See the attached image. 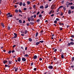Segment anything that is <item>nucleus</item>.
<instances>
[{
  "instance_id": "obj_1",
  "label": "nucleus",
  "mask_w": 74,
  "mask_h": 74,
  "mask_svg": "<svg viewBox=\"0 0 74 74\" xmlns=\"http://www.w3.org/2000/svg\"><path fill=\"white\" fill-rule=\"evenodd\" d=\"M74 44V42H71L70 43H68L67 45V46H70V45H73Z\"/></svg>"
},
{
  "instance_id": "obj_2",
  "label": "nucleus",
  "mask_w": 74,
  "mask_h": 74,
  "mask_svg": "<svg viewBox=\"0 0 74 74\" xmlns=\"http://www.w3.org/2000/svg\"><path fill=\"white\" fill-rule=\"evenodd\" d=\"M30 19L31 21H34V20L33 18V16H32L30 18Z\"/></svg>"
},
{
  "instance_id": "obj_3",
  "label": "nucleus",
  "mask_w": 74,
  "mask_h": 74,
  "mask_svg": "<svg viewBox=\"0 0 74 74\" xmlns=\"http://www.w3.org/2000/svg\"><path fill=\"white\" fill-rule=\"evenodd\" d=\"M48 68L50 69H53V66L50 65L48 66Z\"/></svg>"
},
{
  "instance_id": "obj_4",
  "label": "nucleus",
  "mask_w": 74,
  "mask_h": 74,
  "mask_svg": "<svg viewBox=\"0 0 74 74\" xmlns=\"http://www.w3.org/2000/svg\"><path fill=\"white\" fill-rule=\"evenodd\" d=\"M37 56L36 55H35L33 57V58L34 59H36V58H37Z\"/></svg>"
},
{
  "instance_id": "obj_5",
  "label": "nucleus",
  "mask_w": 74,
  "mask_h": 74,
  "mask_svg": "<svg viewBox=\"0 0 74 74\" xmlns=\"http://www.w3.org/2000/svg\"><path fill=\"white\" fill-rule=\"evenodd\" d=\"M61 56L62 59H64V54H62Z\"/></svg>"
},
{
  "instance_id": "obj_6",
  "label": "nucleus",
  "mask_w": 74,
  "mask_h": 74,
  "mask_svg": "<svg viewBox=\"0 0 74 74\" xmlns=\"http://www.w3.org/2000/svg\"><path fill=\"white\" fill-rule=\"evenodd\" d=\"M22 60L23 61V62H25V61H26V59L24 58H22Z\"/></svg>"
},
{
  "instance_id": "obj_7",
  "label": "nucleus",
  "mask_w": 74,
  "mask_h": 74,
  "mask_svg": "<svg viewBox=\"0 0 74 74\" xmlns=\"http://www.w3.org/2000/svg\"><path fill=\"white\" fill-rule=\"evenodd\" d=\"M14 69H15V72H16V71H17L18 70V68H16L15 67L14 68Z\"/></svg>"
},
{
  "instance_id": "obj_8",
  "label": "nucleus",
  "mask_w": 74,
  "mask_h": 74,
  "mask_svg": "<svg viewBox=\"0 0 74 74\" xmlns=\"http://www.w3.org/2000/svg\"><path fill=\"white\" fill-rule=\"evenodd\" d=\"M54 12V11H53L52 10H51L50 12H49V14H51V13H52V12Z\"/></svg>"
},
{
  "instance_id": "obj_9",
  "label": "nucleus",
  "mask_w": 74,
  "mask_h": 74,
  "mask_svg": "<svg viewBox=\"0 0 74 74\" xmlns=\"http://www.w3.org/2000/svg\"><path fill=\"white\" fill-rule=\"evenodd\" d=\"M66 5L67 7H69V5L68 3V2H67L66 3Z\"/></svg>"
},
{
  "instance_id": "obj_10",
  "label": "nucleus",
  "mask_w": 74,
  "mask_h": 74,
  "mask_svg": "<svg viewBox=\"0 0 74 74\" xmlns=\"http://www.w3.org/2000/svg\"><path fill=\"white\" fill-rule=\"evenodd\" d=\"M56 6V5L53 4L52 5L51 7H52V8H54V7H55Z\"/></svg>"
},
{
  "instance_id": "obj_11",
  "label": "nucleus",
  "mask_w": 74,
  "mask_h": 74,
  "mask_svg": "<svg viewBox=\"0 0 74 74\" xmlns=\"http://www.w3.org/2000/svg\"><path fill=\"white\" fill-rule=\"evenodd\" d=\"M9 64H12V61H9Z\"/></svg>"
},
{
  "instance_id": "obj_12",
  "label": "nucleus",
  "mask_w": 74,
  "mask_h": 74,
  "mask_svg": "<svg viewBox=\"0 0 74 74\" xmlns=\"http://www.w3.org/2000/svg\"><path fill=\"white\" fill-rule=\"evenodd\" d=\"M68 2V4L69 5H72V4H73V3H72V2L69 3V2Z\"/></svg>"
},
{
  "instance_id": "obj_13",
  "label": "nucleus",
  "mask_w": 74,
  "mask_h": 74,
  "mask_svg": "<svg viewBox=\"0 0 74 74\" xmlns=\"http://www.w3.org/2000/svg\"><path fill=\"white\" fill-rule=\"evenodd\" d=\"M18 62H21V58H19L18 59Z\"/></svg>"
},
{
  "instance_id": "obj_14",
  "label": "nucleus",
  "mask_w": 74,
  "mask_h": 74,
  "mask_svg": "<svg viewBox=\"0 0 74 74\" xmlns=\"http://www.w3.org/2000/svg\"><path fill=\"white\" fill-rule=\"evenodd\" d=\"M29 41L31 42L32 41V39L31 38H29Z\"/></svg>"
},
{
  "instance_id": "obj_15",
  "label": "nucleus",
  "mask_w": 74,
  "mask_h": 74,
  "mask_svg": "<svg viewBox=\"0 0 74 74\" xmlns=\"http://www.w3.org/2000/svg\"><path fill=\"white\" fill-rule=\"evenodd\" d=\"M3 62L4 64H5L6 63H7V61H6V60L4 61Z\"/></svg>"
},
{
  "instance_id": "obj_16",
  "label": "nucleus",
  "mask_w": 74,
  "mask_h": 74,
  "mask_svg": "<svg viewBox=\"0 0 74 74\" xmlns=\"http://www.w3.org/2000/svg\"><path fill=\"white\" fill-rule=\"evenodd\" d=\"M29 23H30V24L31 25H34V23L33 22H30Z\"/></svg>"
},
{
  "instance_id": "obj_17",
  "label": "nucleus",
  "mask_w": 74,
  "mask_h": 74,
  "mask_svg": "<svg viewBox=\"0 0 74 74\" xmlns=\"http://www.w3.org/2000/svg\"><path fill=\"white\" fill-rule=\"evenodd\" d=\"M40 8L43 9L44 8V6H41L40 7Z\"/></svg>"
},
{
  "instance_id": "obj_18",
  "label": "nucleus",
  "mask_w": 74,
  "mask_h": 74,
  "mask_svg": "<svg viewBox=\"0 0 74 74\" xmlns=\"http://www.w3.org/2000/svg\"><path fill=\"white\" fill-rule=\"evenodd\" d=\"M38 33L37 32L36 33V37H37V36H38Z\"/></svg>"
},
{
  "instance_id": "obj_19",
  "label": "nucleus",
  "mask_w": 74,
  "mask_h": 74,
  "mask_svg": "<svg viewBox=\"0 0 74 74\" xmlns=\"http://www.w3.org/2000/svg\"><path fill=\"white\" fill-rule=\"evenodd\" d=\"M40 44V42H37L36 43V45H38V44Z\"/></svg>"
},
{
  "instance_id": "obj_20",
  "label": "nucleus",
  "mask_w": 74,
  "mask_h": 74,
  "mask_svg": "<svg viewBox=\"0 0 74 74\" xmlns=\"http://www.w3.org/2000/svg\"><path fill=\"white\" fill-rule=\"evenodd\" d=\"M12 15H10L8 16L7 18H9V17H12Z\"/></svg>"
},
{
  "instance_id": "obj_21",
  "label": "nucleus",
  "mask_w": 74,
  "mask_h": 74,
  "mask_svg": "<svg viewBox=\"0 0 74 74\" xmlns=\"http://www.w3.org/2000/svg\"><path fill=\"white\" fill-rule=\"evenodd\" d=\"M27 4H28V5H29V4H30V1H28L27 2Z\"/></svg>"
},
{
  "instance_id": "obj_22",
  "label": "nucleus",
  "mask_w": 74,
  "mask_h": 74,
  "mask_svg": "<svg viewBox=\"0 0 74 74\" xmlns=\"http://www.w3.org/2000/svg\"><path fill=\"white\" fill-rule=\"evenodd\" d=\"M1 26H3V27H4V24H3V23H1Z\"/></svg>"
},
{
  "instance_id": "obj_23",
  "label": "nucleus",
  "mask_w": 74,
  "mask_h": 74,
  "mask_svg": "<svg viewBox=\"0 0 74 74\" xmlns=\"http://www.w3.org/2000/svg\"><path fill=\"white\" fill-rule=\"evenodd\" d=\"M71 8L72 10H73L74 9V6H71Z\"/></svg>"
},
{
  "instance_id": "obj_24",
  "label": "nucleus",
  "mask_w": 74,
  "mask_h": 74,
  "mask_svg": "<svg viewBox=\"0 0 74 74\" xmlns=\"http://www.w3.org/2000/svg\"><path fill=\"white\" fill-rule=\"evenodd\" d=\"M71 60H72V62H73L74 61V57L72 58Z\"/></svg>"
},
{
  "instance_id": "obj_25",
  "label": "nucleus",
  "mask_w": 74,
  "mask_h": 74,
  "mask_svg": "<svg viewBox=\"0 0 74 74\" xmlns=\"http://www.w3.org/2000/svg\"><path fill=\"white\" fill-rule=\"evenodd\" d=\"M10 14H11V13H8V14H7V16H8L9 15H10Z\"/></svg>"
},
{
  "instance_id": "obj_26",
  "label": "nucleus",
  "mask_w": 74,
  "mask_h": 74,
  "mask_svg": "<svg viewBox=\"0 0 74 74\" xmlns=\"http://www.w3.org/2000/svg\"><path fill=\"white\" fill-rule=\"evenodd\" d=\"M28 21H29V22H30V18H28Z\"/></svg>"
},
{
  "instance_id": "obj_27",
  "label": "nucleus",
  "mask_w": 74,
  "mask_h": 74,
  "mask_svg": "<svg viewBox=\"0 0 74 74\" xmlns=\"http://www.w3.org/2000/svg\"><path fill=\"white\" fill-rule=\"evenodd\" d=\"M24 56L26 57H29V55H28L27 54H25L24 55Z\"/></svg>"
},
{
  "instance_id": "obj_28",
  "label": "nucleus",
  "mask_w": 74,
  "mask_h": 74,
  "mask_svg": "<svg viewBox=\"0 0 74 74\" xmlns=\"http://www.w3.org/2000/svg\"><path fill=\"white\" fill-rule=\"evenodd\" d=\"M27 33V30H25V34H26Z\"/></svg>"
},
{
  "instance_id": "obj_29",
  "label": "nucleus",
  "mask_w": 74,
  "mask_h": 74,
  "mask_svg": "<svg viewBox=\"0 0 74 74\" xmlns=\"http://www.w3.org/2000/svg\"><path fill=\"white\" fill-rule=\"evenodd\" d=\"M19 5L20 6H22V3L20 2L19 3Z\"/></svg>"
},
{
  "instance_id": "obj_30",
  "label": "nucleus",
  "mask_w": 74,
  "mask_h": 74,
  "mask_svg": "<svg viewBox=\"0 0 74 74\" xmlns=\"http://www.w3.org/2000/svg\"><path fill=\"white\" fill-rule=\"evenodd\" d=\"M68 14H71V10H70L68 11Z\"/></svg>"
},
{
  "instance_id": "obj_31",
  "label": "nucleus",
  "mask_w": 74,
  "mask_h": 74,
  "mask_svg": "<svg viewBox=\"0 0 74 74\" xmlns=\"http://www.w3.org/2000/svg\"><path fill=\"white\" fill-rule=\"evenodd\" d=\"M19 22L20 23H22V21L21 20H19Z\"/></svg>"
},
{
  "instance_id": "obj_32",
  "label": "nucleus",
  "mask_w": 74,
  "mask_h": 74,
  "mask_svg": "<svg viewBox=\"0 0 74 74\" xmlns=\"http://www.w3.org/2000/svg\"><path fill=\"white\" fill-rule=\"evenodd\" d=\"M15 12L16 13H18V10H15Z\"/></svg>"
},
{
  "instance_id": "obj_33",
  "label": "nucleus",
  "mask_w": 74,
  "mask_h": 74,
  "mask_svg": "<svg viewBox=\"0 0 74 74\" xmlns=\"http://www.w3.org/2000/svg\"><path fill=\"white\" fill-rule=\"evenodd\" d=\"M63 9L64 11H66V8L65 7H64L63 8Z\"/></svg>"
},
{
  "instance_id": "obj_34",
  "label": "nucleus",
  "mask_w": 74,
  "mask_h": 74,
  "mask_svg": "<svg viewBox=\"0 0 74 74\" xmlns=\"http://www.w3.org/2000/svg\"><path fill=\"white\" fill-rule=\"evenodd\" d=\"M40 20L38 19L37 20L36 22H40Z\"/></svg>"
},
{
  "instance_id": "obj_35",
  "label": "nucleus",
  "mask_w": 74,
  "mask_h": 74,
  "mask_svg": "<svg viewBox=\"0 0 74 74\" xmlns=\"http://www.w3.org/2000/svg\"><path fill=\"white\" fill-rule=\"evenodd\" d=\"M39 18H41V17H42V15L41 14L39 16Z\"/></svg>"
},
{
  "instance_id": "obj_36",
  "label": "nucleus",
  "mask_w": 74,
  "mask_h": 74,
  "mask_svg": "<svg viewBox=\"0 0 74 74\" xmlns=\"http://www.w3.org/2000/svg\"><path fill=\"white\" fill-rule=\"evenodd\" d=\"M59 29L60 30H63V29H62V27H59Z\"/></svg>"
},
{
  "instance_id": "obj_37",
  "label": "nucleus",
  "mask_w": 74,
  "mask_h": 74,
  "mask_svg": "<svg viewBox=\"0 0 74 74\" xmlns=\"http://www.w3.org/2000/svg\"><path fill=\"white\" fill-rule=\"evenodd\" d=\"M8 30H10L11 29V28H10V26H8Z\"/></svg>"
},
{
  "instance_id": "obj_38",
  "label": "nucleus",
  "mask_w": 74,
  "mask_h": 74,
  "mask_svg": "<svg viewBox=\"0 0 74 74\" xmlns=\"http://www.w3.org/2000/svg\"><path fill=\"white\" fill-rule=\"evenodd\" d=\"M40 42H41V43H43L44 42V41L43 40L42 41H40Z\"/></svg>"
},
{
  "instance_id": "obj_39",
  "label": "nucleus",
  "mask_w": 74,
  "mask_h": 74,
  "mask_svg": "<svg viewBox=\"0 0 74 74\" xmlns=\"http://www.w3.org/2000/svg\"><path fill=\"white\" fill-rule=\"evenodd\" d=\"M54 23H57V21H54Z\"/></svg>"
},
{
  "instance_id": "obj_40",
  "label": "nucleus",
  "mask_w": 74,
  "mask_h": 74,
  "mask_svg": "<svg viewBox=\"0 0 74 74\" xmlns=\"http://www.w3.org/2000/svg\"><path fill=\"white\" fill-rule=\"evenodd\" d=\"M14 35L15 36H17V34L15 33H14Z\"/></svg>"
},
{
  "instance_id": "obj_41",
  "label": "nucleus",
  "mask_w": 74,
  "mask_h": 74,
  "mask_svg": "<svg viewBox=\"0 0 74 74\" xmlns=\"http://www.w3.org/2000/svg\"><path fill=\"white\" fill-rule=\"evenodd\" d=\"M34 71H36V70H37V69L36 68H34Z\"/></svg>"
},
{
  "instance_id": "obj_42",
  "label": "nucleus",
  "mask_w": 74,
  "mask_h": 74,
  "mask_svg": "<svg viewBox=\"0 0 74 74\" xmlns=\"http://www.w3.org/2000/svg\"><path fill=\"white\" fill-rule=\"evenodd\" d=\"M11 53V51H9L8 52V53L10 54V53Z\"/></svg>"
},
{
  "instance_id": "obj_43",
  "label": "nucleus",
  "mask_w": 74,
  "mask_h": 74,
  "mask_svg": "<svg viewBox=\"0 0 74 74\" xmlns=\"http://www.w3.org/2000/svg\"><path fill=\"white\" fill-rule=\"evenodd\" d=\"M19 12H22V10H21L19 9V10H18Z\"/></svg>"
},
{
  "instance_id": "obj_44",
  "label": "nucleus",
  "mask_w": 74,
  "mask_h": 74,
  "mask_svg": "<svg viewBox=\"0 0 74 74\" xmlns=\"http://www.w3.org/2000/svg\"><path fill=\"white\" fill-rule=\"evenodd\" d=\"M25 5L26 4H25V3H24L23 4V6H25Z\"/></svg>"
},
{
  "instance_id": "obj_45",
  "label": "nucleus",
  "mask_w": 74,
  "mask_h": 74,
  "mask_svg": "<svg viewBox=\"0 0 74 74\" xmlns=\"http://www.w3.org/2000/svg\"><path fill=\"white\" fill-rule=\"evenodd\" d=\"M34 18H36V15L35 14L34 15Z\"/></svg>"
},
{
  "instance_id": "obj_46",
  "label": "nucleus",
  "mask_w": 74,
  "mask_h": 74,
  "mask_svg": "<svg viewBox=\"0 0 74 74\" xmlns=\"http://www.w3.org/2000/svg\"><path fill=\"white\" fill-rule=\"evenodd\" d=\"M48 5L46 6L45 7V8H48Z\"/></svg>"
},
{
  "instance_id": "obj_47",
  "label": "nucleus",
  "mask_w": 74,
  "mask_h": 74,
  "mask_svg": "<svg viewBox=\"0 0 74 74\" xmlns=\"http://www.w3.org/2000/svg\"><path fill=\"white\" fill-rule=\"evenodd\" d=\"M27 8H23V10H24V11H26V10H27Z\"/></svg>"
},
{
  "instance_id": "obj_48",
  "label": "nucleus",
  "mask_w": 74,
  "mask_h": 74,
  "mask_svg": "<svg viewBox=\"0 0 74 74\" xmlns=\"http://www.w3.org/2000/svg\"><path fill=\"white\" fill-rule=\"evenodd\" d=\"M40 12H38L37 14H36V15H38V14H40Z\"/></svg>"
},
{
  "instance_id": "obj_49",
  "label": "nucleus",
  "mask_w": 74,
  "mask_h": 74,
  "mask_svg": "<svg viewBox=\"0 0 74 74\" xmlns=\"http://www.w3.org/2000/svg\"><path fill=\"white\" fill-rule=\"evenodd\" d=\"M54 60H56V58L55 57H54Z\"/></svg>"
},
{
  "instance_id": "obj_50",
  "label": "nucleus",
  "mask_w": 74,
  "mask_h": 74,
  "mask_svg": "<svg viewBox=\"0 0 74 74\" xmlns=\"http://www.w3.org/2000/svg\"><path fill=\"white\" fill-rule=\"evenodd\" d=\"M64 0L62 1V2H61V3L62 4H63V3H64Z\"/></svg>"
},
{
  "instance_id": "obj_51",
  "label": "nucleus",
  "mask_w": 74,
  "mask_h": 74,
  "mask_svg": "<svg viewBox=\"0 0 74 74\" xmlns=\"http://www.w3.org/2000/svg\"><path fill=\"white\" fill-rule=\"evenodd\" d=\"M33 62H32L31 63V66H33Z\"/></svg>"
},
{
  "instance_id": "obj_52",
  "label": "nucleus",
  "mask_w": 74,
  "mask_h": 74,
  "mask_svg": "<svg viewBox=\"0 0 74 74\" xmlns=\"http://www.w3.org/2000/svg\"><path fill=\"white\" fill-rule=\"evenodd\" d=\"M60 15L61 16H62V15H63V13L62 12H61Z\"/></svg>"
},
{
  "instance_id": "obj_53",
  "label": "nucleus",
  "mask_w": 74,
  "mask_h": 74,
  "mask_svg": "<svg viewBox=\"0 0 74 74\" xmlns=\"http://www.w3.org/2000/svg\"><path fill=\"white\" fill-rule=\"evenodd\" d=\"M12 53H14V52H15V51H14V50H12Z\"/></svg>"
},
{
  "instance_id": "obj_54",
  "label": "nucleus",
  "mask_w": 74,
  "mask_h": 74,
  "mask_svg": "<svg viewBox=\"0 0 74 74\" xmlns=\"http://www.w3.org/2000/svg\"><path fill=\"white\" fill-rule=\"evenodd\" d=\"M42 58H40L39 59V60L40 61H41V60H42Z\"/></svg>"
},
{
  "instance_id": "obj_55",
  "label": "nucleus",
  "mask_w": 74,
  "mask_h": 74,
  "mask_svg": "<svg viewBox=\"0 0 74 74\" xmlns=\"http://www.w3.org/2000/svg\"><path fill=\"white\" fill-rule=\"evenodd\" d=\"M59 7L60 8H63V6L61 5V6H60Z\"/></svg>"
},
{
  "instance_id": "obj_56",
  "label": "nucleus",
  "mask_w": 74,
  "mask_h": 74,
  "mask_svg": "<svg viewBox=\"0 0 74 74\" xmlns=\"http://www.w3.org/2000/svg\"><path fill=\"white\" fill-rule=\"evenodd\" d=\"M19 16H21V17L22 16V14H19Z\"/></svg>"
},
{
  "instance_id": "obj_57",
  "label": "nucleus",
  "mask_w": 74,
  "mask_h": 74,
  "mask_svg": "<svg viewBox=\"0 0 74 74\" xmlns=\"http://www.w3.org/2000/svg\"><path fill=\"white\" fill-rule=\"evenodd\" d=\"M56 21H59V19L58 18H56Z\"/></svg>"
},
{
  "instance_id": "obj_58",
  "label": "nucleus",
  "mask_w": 74,
  "mask_h": 74,
  "mask_svg": "<svg viewBox=\"0 0 74 74\" xmlns=\"http://www.w3.org/2000/svg\"><path fill=\"white\" fill-rule=\"evenodd\" d=\"M16 45H14L13 46V48H14V47H16Z\"/></svg>"
},
{
  "instance_id": "obj_59",
  "label": "nucleus",
  "mask_w": 74,
  "mask_h": 74,
  "mask_svg": "<svg viewBox=\"0 0 74 74\" xmlns=\"http://www.w3.org/2000/svg\"><path fill=\"white\" fill-rule=\"evenodd\" d=\"M71 37H72V38H74V36L73 35H72L71 36Z\"/></svg>"
},
{
  "instance_id": "obj_60",
  "label": "nucleus",
  "mask_w": 74,
  "mask_h": 74,
  "mask_svg": "<svg viewBox=\"0 0 74 74\" xmlns=\"http://www.w3.org/2000/svg\"><path fill=\"white\" fill-rule=\"evenodd\" d=\"M56 51H57V49H56L54 50V52H56Z\"/></svg>"
},
{
  "instance_id": "obj_61",
  "label": "nucleus",
  "mask_w": 74,
  "mask_h": 74,
  "mask_svg": "<svg viewBox=\"0 0 74 74\" xmlns=\"http://www.w3.org/2000/svg\"><path fill=\"white\" fill-rule=\"evenodd\" d=\"M26 25L27 26H29V25H30V24H29V23H27Z\"/></svg>"
},
{
  "instance_id": "obj_62",
  "label": "nucleus",
  "mask_w": 74,
  "mask_h": 74,
  "mask_svg": "<svg viewBox=\"0 0 74 74\" xmlns=\"http://www.w3.org/2000/svg\"><path fill=\"white\" fill-rule=\"evenodd\" d=\"M16 37H17V36H14V37H13V38H16Z\"/></svg>"
},
{
  "instance_id": "obj_63",
  "label": "nucleus",
  "mask_w": 74,
  "mask_h": 74,
  "mask_svg": "<svg viewBox=\"0 0 74 74\" xmlns=\"http://www.w3.org/2000/svg\"><path fill=\"white\" fill-rule=\"evenodd\" d=\"M5 67H8V65L5 64Z\"/></svg>"
},
{
  "instance_id": "obj_64",
  "label": "nucleus",
  "mask_w": 74,
  "mask_h": 74,
  "mask_svg": "<svg viewBox=\"0 0 74 74\" xmlns=\"http://www.w3.org/2000/svg\"><path fill=\"white\" fill-rule=\"evenodd\" d=\"M27 47H26L25 48V51H26V50H27Z\"/></svg>"
}]
</instances>
